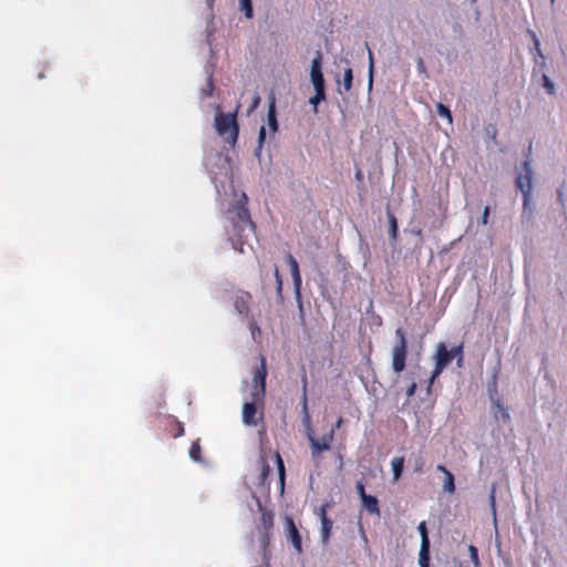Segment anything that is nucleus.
<instances>
[{"mask_svg":"<svg viewBox=\"0 0 567 567\" xmlns=\"http://www.w3.org/2000/svg\"><path fill=\"white\" fill-rule=\"evenodd\" d=\"M311 444V455L313 460H320V454L323 451H328L333 442V430L323 434L321 439L309 437Z\"/></svg>","mask_w":567,"mask_h":567,"instance_id":"nucleus-8","label":"nucleus"},{"mask_svg":"<svg viewBox=\"0 0 567 567\" xmlns=\"http://www.w3.org/2000/svg\"><path fill=\"white\" fill-rule=\"evenodd\" d=\"M452 355L444 342L436 344L434 361L435 367L429 381L427 392H431V388L435 379L444 371V369L452 362Z\"/></svg>","mask_w":567,"mask_h":567,"instance_id":"nucleus-6","label":"nucleus"},{"mask_svg":"<svg viewBox=\"0 0 567 567\" xmlns=\"http://www.w3.org/2000/svg\"><path fill=\"white\" fill-rule=\"evenodd\" d=\"M436 470L444 474L443 489L453 494L455 492V478L452 472L441 464L436 466Z\"/></svg>","mask_w":567,"mask_h":567,"instance_id":"nucleus-15","label":"nucleus"},{"mask_svg":"<svg viewBox=\"0 0 567 567\" xmlns=\"http://www.w3.org/2000/svg\"><path fill=\"white\" fill-rule=\"evenodd\" d=\"M463 360H464V357L456 358L457 367L461 368L463 365Z\"/></svg>","mask_w":567,"mask_h":567,"instance_id":"nucleus-44","label":"nucleus"},{"mask_svg":"<svg viewBox=\"0 0 567 567\" xmlns=\"http://www.w3.org/2000/svg\"><path fill=\"white\" fill-rule=\"evenodd\" d=\"M270 472H271V468H270L269 464L266 461H262L261 472H260L261 483H265V481L269 476Z\"/></svg>","mask_w":567,"mask_h":567,"instance_id":"nucleus-31","label":"nucleus"},{"mask_svg":"<svg viewBox=\"0 0 567 567\" xmlns=\"http://www.w3.org/2000/svg\"><path fill=\"white\" fill-rule=\"evenodd\" d=\"M264 404L265 400H257L250 396V401L245 402L243 405V422L249 426H257L259 421L264 420Z\"/></svg>","mask_w":567,"mask_h":567,"instance_id":"nucleus-5","label":"nucleus"},{"mask_svg":"<svg viewBox=\"0 0 567 567\" xmlns=\"http://www.w3.org/2000/svg\"><path fill=\"white\" fill-rule=\"evenodd\" d=\"M495 408L497 409V412L501 414V417L504 422L511 421V415L508 410L503 405V403L499 400H496L494 402Z\"/></svg>","mask_w":567,"mask_h":567,"instance_id":"nucleus-26","label":"nucleus"},{"mask_svg":"<svg viewBox=\"0 0 567 567\" xmlns=\"http://www.w3.org/2000/svg\"><path fill=\"white\" fill-rule=\"evenodd\" d=\"M413 234L417 237H422V229L413 230Z\"/></svg>","mask_w":567,"mask_h":567,"instance_id":"nucleus-45","label":"nucleus"},{"mask_svg":"<svg viewBox=\"0 0 567 567\" xmlns=\"http://www.w3.org/2000/svg\"><path fill=\"white\" fill-rule=\"evenodd\" d=\"M415 391H416V383L415 382H412L410 384V386L406 389V395L409 398L413 396L415 394Z\"/></svg>","mask_w":567,"mask_h":567,"instance_id":"nucleus-40","label":"nucleus"},{"mask_svg":"<svg viewBox=\"0 0 567 567\" xmlns=\"http://www.w3.org/2000/svg\"><path fill=\"white\" fill-rule=\"evenodd\" d=\"M189 457L195 462H202V446L199 440L192 443L189 449Z\"/></svg>","mask_w":567,"mask_h":567,"instance_id":"nucleus-21","label":"nucleus"},{"mask_svg":"<svg viewBox=\"0 0 567 567\" xmlns=\"http://www.w3.org/2000/svg\"><path fill=\"white\" fill-rule=\"evenodd\" d=\"M555 0H551V2H554Z\"/></svg>","mask_w":567,"mask_h":567,"instance_id":"nucleus-50","label":"nucleus"},{"mask_svg":"<svg viewBox=\"0 0 567 567\" xmlns=\"http://www.w3.org/2000/svg\"><path fill=\"white\" fill-rule=\"evenodd\" d=\"M342 423H343L342 417H339V419L337 420V422H336V423L332 425V427H331V430H333V433L336 432V430H338V429H340V427H341Z\"/></svg>","mask_w":567,"mask_h":567,"instance_id":"nucleus-42","label":"nucleus"},{"mask_svg":"<svg viewBox=\"0 0 567 567\" xmlns=\"http://www.w3.org/2000/svg\"><path fill=\"white\" fill-rule=\"evenodd\" d=\"M275 278L277 284V291L281 293L282 290V278L277 266H275Z\"/></svg>","mask_w":567,"mask_h":567,"instance_id":"nucleus-34","label":"nucleus"},{"mask_svg":"<svg viewBox=\"0 0 567 567\" xmlns=\"http://www.w3.org/2000/svg\"><path fill=\"white\" fill-rule=\"evenodd\" d=\"M44 78V74L43 73H39V79H42Z\"/></svg>","mask_w":567,"mask_h":567,"instance_id":"nucleus-49","label":"nucleus"},{"mask_svg":"<svg viewBox=\"0 0 567 567\" xmlns=\"http://www.w3.org/2000/svg\"><path fill=\"white\" fill-rule=\"evenodd\" d=\"M544 86L547 89L548 93H554V84L550 82L549 78L544 75Z\"/></svg>","mask_w":567,"mask_h":567,"instance_id":"nucleus-39","label":"nucleus"},{"mask_svg":"<svg viewBox=\"0 0 567 567\" xmlns=\"http://www.w3.org/2000/svg\"><path fill=\"white\" fill-rule=\"evenodd\" d=\"M266 140V128L265 126H261L258 134V150L262 147V144Z\"/></svg>","mask_w":567,"mask_h":567,"instance_id":"nucleus-36","label":"nucleus"},{"mask_svg":"<svg viewBox=\"0 0 567 567\" xmlns=\"http://www.w3.org/2000/svg\"><path fill=\"white\" fill-rule=\"evenodd\" d=\"M286 262L289 266L290 274H291V277L293 280V286L297 290V293H299V290L301 287V276H300V271H299V265L291 254L287 255Z\"/></svg>","mask_w":567,"mask_h":567,"instance_id":"nucleus-14","label":"nucleus"},{"mask_svg":"<svg viewBox=\"0 0 567 567\" xmlns=\"http://www.w3.org/2000/svg\"><path fill=\"white\" fill-rule=\"evenodd\" d=\"M369 59H370V84L372 83V69H373V58L372 52L369 51Z\"/></svg>","mask_w":567,"mask_h":567,"instance_id":"nucleus-43","label":"nucleus"},{"mask_svg":"<svg viewBox=\"0 0 567 567\" xmlns=\"http://www.w3.org/2000/svg\"><path fill=\"white\" fill-rule=\"evenodd\" d=\"M173 423L176 426L175 433H173V437L177 439L184 434V426L181 422L176 420H174Z\"/></svg>","mask_w":567,"mask_h":567,"instance_id":"nucleus-35","label":"nucleus"},{"mask_svg":"<svg viewBox=\"0 0 567 567\" xmlns=\"http://www.w3.org/2000/svg\"><path fill=\"white\" fill-rule=\"evenodd\" d=\"M355 488H357V492H358L360 498H363L364 495H368L364 489V484L361 481L357 482Z\"/></svg>","mask_w":567,"mask_h":567,"instance_id":"nucleus-37","label":"nucleus"},{"mask_svg":"<svg viewBox=\"0 0 567 567\" xmlns=\"http://www.w3.org/2000/svg\"><path fill=\"white\" fill-rule=\"evenodd\" d=\"M316 93L310 97L309 102L317 107V105L326 99L324 89H315Z\"/></svg>","mask_w":567,"mask_h":567,"instance_id":"nucleus-27","label":"nucleus"},{"mask_svg":"<svg viewBox=\"0 0 567 567\" xmlns=\"http://www.w3.org/2000/svg\"><path fill=\"white\" fill-rule=\"evenodd\" d=\"M534 41H535V45L537 49H539V41L538 39L534 35Z\"/></svg>","mask_w":567,"mask_h":567,"instance_id":"nucleus-46","label":"nucleus"},{"mask_svg":"<svg viewBox=\"0 0 567 567\" xmlns=\"http://www.w3.org/2000/svg\"><path fill=\"white\" fill-rule=\"evenodd\" d=\"M248 197L246 194L241 195V198L235 205V213L237 220L233 219V246L239 252H244V244L248 234L255 233V224L250 218V213L247 207Z\"/></svg>","mask_w":567,"mask_h":567,"instance_id":"nucleus-1","label":"nucleus"},{"mask_svg":"<svg viewBox=\"0 0 567 567\" xmlns=\"http://www.w3.org/2000/svg\"><path fill=\"white\" fill-rule=\"evenodd\" d=\"M386 217H388V221H389V236H390V239L392 241H395L398 239V234H399V226H398L396 217L389 209L386 212Z\"/></svg>","mask_w":567,"mask_h":567,"instance_id":"nucleus-19","label":"nucleus"},{"mask_svg":"<svg viewBox=\"0 0 567 567\" xmlns=\"http://www.w3.org/2000/svg\"><path fill=\"white\" fill-rule=\"evenodd\" d=\"M302 383H303V386H302L303 393H302L301 405H302V412H303L305 416L308 417L309 413H308V400H307V374L305 371L302 374Z\"/></svg>","mask_w":567,"mask_h":567,"instance_id":"nucleus-23","label":"nucleus"},{"mask_svg":"<svg viewBox=\"0 0 567 567\" xmlns=\"http://www.w3.org/2000/svg\"><path fill=\"white\" fill-rule=\"evenodd\" d=\"M436 112L440 116L446 118L449 124H452V122H453L452 113L446 105H444L443 103H437Z\"/></svg>","mask_w":567,"mask_h":567,"instance_id":"nucleus-24","label":"nucleus"},{"mask_svg":"<svg viewBox=\"0 0 567 567\" xmlns=\"http://www.w3.org/2000/svg\"><path fill=\"white\" fill-rule=\"evenodd\" d=\"M352 79H353L352 70L350 68L346 69L344 74H343V86H344L346 91L351 90Z\"/></svg>","mask_w":567,"mask_h":567,"instance_id":"nucleus-28","label":"nucleus"},{"mask_svg":"<svg viewBox=\"0 0 567 567\" xmlns=\"http://www.w3.org/2000/svg\"><path fill=\"white\" fill-rule=\"evenodd\" d=\"M363 507L372 515H380L379 501L375 496L364 495L361 498Z\"/></svg>","mask_w":567,"mask_h":567,"instance_id":"nucleus-17","label":"nucleus"},{"mask_svg":"<svg viewBox=\"0 0 567 567\" xmlns=\"http://www.w3.org/2000/svg\"><path fill=\"white\" fill-rule=\"evenodd\" d=\"M417 529L420 532V535H421V544H423L424 542H430L429 539V536H427V528H426V524L425 522H421L417 526Z\"/></svg>","mask_w":567,"mask_h":567,"instance_id":"nucleus-30","label":"nucleus"},{"mask_svg":"<svg viewBox=\"0 0 567 567\" xmlns=\"http://www.w3.org/2000/svg\"><path fill=\"white\" fill-rule=\"evenodd\" d=\"M322 54L320 51H317L316 56L311 62V82L315 89H324V78L321 70Z\"/></svg>","mask_w":567,"mask_h":567,"instance_id":"nucleus-11","label":"nucleus"},{"mask_svg":"<svg viewBox=\"0 0 567 567\" xmlns=\"http://www.w3.org/2000/svg\"><path fill=\"white\" fill-rule=\"evenodd\" d=\"M249 329L254 339H256V334L259 336L261 333V330L255 319L249 321Z\"/></svg>","mask_w":567,"mask_h":567,"instance_id":"nucleus-32","label":"nucleus"},{"mask_svg":"<svg viewBox=\"0 0 567 567\" xmlns=\"http://www.w3.org/2000/svg\"><path fill=\"white\" fill-rule=\"evenodd\" d=\"M391 467L393 472V482H398L403 473L404 470V457L403 456H396L393 457L391 461Z\"/></svg>","mask_w":567,"mask_h":567,"instance_id":"nucleus-18","label":"nucleus"},{"mask_svg":"<svg viewBox=\"0 0 567 567\" xmlns=\"http://www.w3.org/2000/svg\"><path fill=\"white\" fill-rule=\"evenodd\" d=\"M274 528V514L270 511L262 509L260 522L257 525V529L261 535V543L266 547L270 540V533Z\"/></svg>","mask_w":567,"mask_h":567,"instance_id":"nucleus-9","label":"nucleus"},{"mask_svg":"<svg viewBox=\"0 0 567 567\" xmlns=\"http://www.w3.org/2000/svg\"><path fill=\"white\" fill-rule=\"evenodd\" d=\"M268 125L272 133H276L278 130V122L276 117V99L274 95L269 99V107H268Z\"/></svg>","mask_w":567,"mask_h":567,"instance_id":"nucleus-16","label":"nucleus"},{"mask_svg":"<svg viewBox=\"0 0 567 567\" xmlns=\"http://www.w3.org/2000/svg\"><path fill=\"white\" fill-rule=\"evenodd\" d=\"M252 297L247 291H239L234 300V307L239 315L248 317Z\"/></svg>","mask_w":567,"mask_h":567,"instance_id":"nucleus-13","label":"nucleus"},{"mask_svg":"<svg viewBox=\"0 0 567 567\" xmlns=\"http://www.w3.org/2000/svg\"><path fill=\"white\" fill-rule=\"evenodd\" d=\"M470 557L475 567H480V557H478V550L474 545L468 546Z\"/></svg>","mask_w":567,"mask_h":567,"instance_id":"nucleus-29","label":"nucleus"},{"mask_svg":"<svg viewBox=\"0 0 567 567\" xmlns=\"http://www.w3.org/2000/svg\"><path fill=\"white\" fill-rule=\"evenodd\" d=\"M215 128L226 143L235 145L238 140L239 126L237 114L217 112L215 116Z\"/></svg>","mask_w":567,"mask_h":567,"instance_id":"nucleus-3","label":"nucleus"},{"mask_svg":"<svg viewBox=\"0 0 567 567\" xmlns=\"http://www.w3.org/2000/svg\"><path fill=\"white\" fill-rule=\"evenodd\" d=\"M489 207L486 206L483 210V214H482V218H481V223L482 225H487L488 224V217H489Z\"/></svg>","mask_w":567,"mask_h":567,"instance_id":"nucleus-38","label":"nucleus"},{"mask_svg":"<svg viewBox=\"0 0 567 567\" xmlns=\"http://www.w3.org/2000/svg\"><path fill=\"white\" fill-rule=\"evenodd\" d=\"M287 539L298 554L302 553V543L299 530L291 517L286 518Z\"/></svg>","mask_w":567,"mask_h":567,"instance_id":"nucleus-12","label":"nucleus"},{"mask_svg":"<svg viewBox=\"0 0 567 567\" xmlns=\"http://www.w3.org/2000/svg\"><path fill=\"white\" fill-rule=\"evenodd\" d=\"M516 187L523 194V212L522 219L530 220L533 216V209L530 207L532 202V187H533V169L530 159L526 158L523 163V172L519 173L515 181Z\"/></svg>","mask_w":567,"mask_h":567,"instance_id":"nucleus-2","label":"nucleus"},{"mask_svg":"<svg viewBox=\"0 0 567 567\" xmlns=\"http://www.w3.org/2000/svg\"><path fill=\"white\" fill-rule=\"evenodd\" d=\"M276 462H277L278 474H279L280 489L284 491L286 473H285L284 461H282L281 456L279 455V453L276 454Z\"/></svg>","mask_w":567,"mask_h":567,"instance_id":"nucleus-22","label":"nucleus"},{"mask_svg":"<svg viewBox=\"0 0 567 567\" xmlns=\"http://www.w3.org/2000/svg\"><path fill=\"white\" fill-rule=\"evenodd\" d=\"M491 499H492V504L494 505V502H495V496H494V494H492Z\"/></svg>","mask_w":567,"mask_h":567,"instance_id":"nucleus-48","label":"nucleus"},{"mask_svg":"<svg viewBox=\"0 0 567 567\" xmlns=\"http://www.w3.org/2000/svg\"><path fill=\"white\" fill-rule=\"evenodd\" d=\"M451 355H452V359H456V358H460V357H464L463 355V344H458L456 347H453L451 350Z\"/></svg>","mask_w":567,"mask_h":567,"instance_id":"nucleus-33","label":"nucleus"},{"mask_svg":"<svg viewBox=\"0 0 567 567\" xmlns=\"http://www.w3.org/2000/svg\"><path fill=\"white\" fill-rule=\"evenodd\" d=\"M396 342L392 349V369L395 373H401L406 365L408 340L403 328L395 330Z\"/></svg>","mask_w":567,"mask_h":567,"instance_id":"nucleus-4","label":"nucleus"},{"mask_svg":"<svg viewBox=\"0 0 567 567\" xmlns=\"http://www.w3.org/2000/svg\"><path fill=\"white\" fill-rule=\"evenodd\" d=\"M240 10L245 13L247 19H251L254 16L251 0H239Z\"/></svg>","mask_w":567,"mask_h":567,"instance_id":"nucleus-25","label":"nucleus"},{"mask_svg":"<svg viewBox=\"0 0 567 567\" xmlns=\"http://www.w3.org/2000/svg\"><path fill=\"white\" fill-rule=\"evenodd\" d=\"M422 470H423V460L420 457L415 464V472L420 473V472H422Z\"/></svg>","mask_w":567,"mask_h":567,"instance_id":"nucleus-41","label":"nucleus"},{"mask_svg":"<svg viewBox=\"0 0 567 567\" xmlns=\"http://www.w3.org/2000/svg\"><path fill=\"white\" fill-rule=\"evenodd\" d=\"M419 564L420 567H430V542L421 544Z\"/></svg>","mask_w":567,"mask_h":567,"instance_id":"nucleus-20","label":"nucleus"},{"mask_svg":"<svg viewBox=\"0 0 567 567\" xmlns=\"http://www.w3.org/2000/svg\"><path fill=\"white\" fill-rule=\"evenodd\" d=\"M267 362L264 355H260V365L257 367L252 375V388L250 396L257 400H265L266 396V378H267Z\"/></svg>","mask_w":567,"mask_h":567,"instance_id":"nucleus-7","label":"nucleus"},{"mask_svg":"<svg viewBox=\"0 0 567 567\" xmlns=\"http://www.w3.org/2000/svg\"><path fill=\"white\" fill-rule=\"evenodd\" d=\"M330 507L331 503L326 502L319 507L317 512V515L319 516L321 522V540L323 545H327L329 543L333 526L332 520L327 516V512Z\"/></svg>","mask_w":567,"mask_h":567,"instance_id":"nucleus-10","label":"nucleus"},{"mask_svg":"<svg viewBox=\"0 0 567 567\" xmlns=\"http://www.w3.org/2000/svg\"><path fill=\"white\" fill-rule=\"evenodd\" d=\"M355 177H357L358 179H361V178H362V173H361V171H358V172H357Z\"/></svg>","mask_w":567,"mask_h":567,"instance_id":"nucleus-47","label":"nucleus"}]
</instances>
